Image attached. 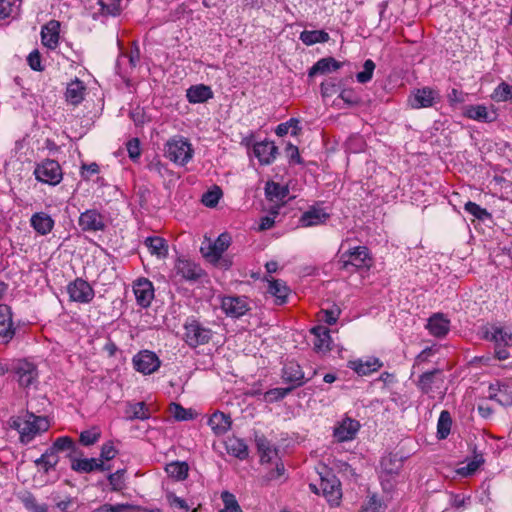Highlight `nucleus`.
<instances>
[{"label": "nucleus", "instance_id": "obj_63", "mask_svg": "<svg viewBox=\"0 0 512 512\" xmlns=\"http://www.w3.org/2000/svg\"><path fill=\"white\" fill-rule=\"evenodd\" d=\"M130 117L136 125H143L145 122L150 120V116L147 115L143 108L136 107L130 112Z\"/></svg>", "mask_w": 512, "mask_h": 512}, {"label": "nucleus", "instance_id": "obj_2", "mask_svg": "<svg viewBox=\"0 0 512 512\" xmlns=\"http://www.w3.org/2000/svg\"><path fill=\"white\" fill-rule=\"evenodd\" d=\"M483 339L494 343V358L505 361L510 357L508 348L512 347V326L500 324L486 325L482 328Z\"/></svg>", "mask_w": 512, "mask_h": 512}, {"label": "nucleus", "instance_id": "obj_12", "mask_svg": "<svg viewBox=\"0 0 512 512\" xmlns=\"http://www.w3.org/2000/svg\"><path fill=\"white\" fill-rule=\"evenodd\" d=\"M231 244V237L227 233H222L214 242L208 241L203 243L201 252L203 256L211 262H217L222 254L228 249Z\"/></svg>", "mask_w": 512, "mask_h": 512}, {"label": "nucleus", "instance_id": "obj_25", "mask_svg": "<svg viewBox=\"0 0 512 512\" xmlns=\"http://www.w3.org/2000/svg\"><path fill=\"white\" fill-rule=\"evenodd\" d=\"M54 224L52 217L45 212H36L30 218L31 227L42 236L49 234Z\"/></svg>", "mask_w": 512, "mask_h": 512}, {"label": "nucleus", "instance_id": "obj_23", "mask_svg": "<svg viewBox=\"0 0 512 512\" xmlns=\"http://www.w3.org/2000/svg\"><path fill=\"white\" fill-rule=\"evenodd\" d=\"M328 218L329 214L324 209L311 207L301 215L299 224L302 227L317 226L325 223Z\"/></svg>", "mask_w": 512, "mask_h": 512}, {"label": "nucleus", "instance_id": "obj_9", "mask_svg": "<svg viewBox=\"0 0 512 512\" xmlns=\"http://www.w3.org/2000/svg\"><path fill=\"white\" fill-rule=\"evenodd\" d=\"M462 115L481 123L494 122L498 116L493 105L484 104L465 105L462 108Z\"/></svg>", "mask_w": 512, "mask_h": 512}, {"label": "nucleus", "instance_id": "obj_50", "mask_svg": "<svg viewBox=\"0 0 512 512\" xmlns=\"http://www.w3.org/2000/svg\"><path fill=\"white\" fill-rule=\"evenodd\" d=\"M121 0H98L103 14L116 16L120 14Z\"/></svg>", "mask_w": 512, "mask_h": 512}, {"label": "nucleus", "instance_id": "obj_57", "mask_svg": "<svg viewBox=\"0 0 512 512\" xmlns=\"http://www.w3.org/2000/svg\"><path fill=\"white\" fill-rule=\"evenodd\" d=\"M436 98H409L407 105L412 109L432 107Z\"/></svg>", "mask_w": 512, "mask_h": 512}, {"label": "nucleus", "instance_id": "obj_6", "mask_svg": "<svg viewBox=\"0 0 512 512\" xmlns=\"http://www.w3.org/2000/svg\"><path fill=\"white\" fill-rule=\"evenodd\" d=\"M340 261L344 269H349V267L369 269L372 265V258L368 248L365 246L350 248L341 255Z\"/></svg>", "mask_w": 512, "mask_h": 512}, {"label": "nucleus", "instance_id": "obj_22", "mask_svg": "<svg viewBox=\"0 0 512 512\" xmlns=\"http://www.w3.org/2000/svg\"><path fill=\"white\" fill-rule=\"evenodd\" d=\"M207 424L216 436H221L230 430L232 420L229 415L220 411H215L209 417Z\"/></svg>", "mask_w": 512, "mask_h": 512}, {"label": "nucleus", "instance_id": "obj_33", "mask_svg": "<svg viewBox=\"0 0 512 512\" xmlns=\"http://www.w3.org/2000/svg\"><path fill=\"white\" fill-rule=\"evenodd\" d=\"M300 40L307 46L317 43H325L330 39L329 34L324 30H304L300 33Z\"/></svg>", "mask_w": 512, "mask_h": 512}, {"label": "nucleus", "instance_id": "obj_46", "mask_svg": "<svg viewBox=\"0 0 512 512\" xmlns=\"http://www.w3.org/2000/svg\"><path fill=\"white\" fill-rule=\"evenodd\" d=\"M375 67L373 60L367 59L363 64V70L356 74L357 81L361 84L369 82L372 79Z\"/></svg>", "mask_w": 512, "mask_h": 512}, {"label": "nucleus", "instance_id": "obj_35", "mask_svg": "<svg viewBox=\"0 0 512 512\" xmlns=\"http://www.w3.org/2000/svg\"><path fill=\"white\" fill-rule=\"evenodd\" d=\"M59 462L58 455H52L47 450L34 461L36 467L39 472L48 473L51 470H54Z\"/></svg>", "mask_w": 512, "mask_h": 512}, {"label": "nucleus", "instance_id": "obj_59", "mask_svg": "<svg viewBox=\"0 0 512 512\" xmlns=\"http://www.w3.org/2000/svg\"><path fill=\"white\" fill-rule=\"evenodd\" d=\"M130 506L126 504H103L91 512H129Z\"/></svg>", "mask_w": 512, "mask_h": 512}, {"label": "nucleus", "instance_id": "obj_7", "mask_svg": "<svg viewBox=\"0 0 512 512\" xmlns=\"http://www.w3.org/2000/svg\"><path fill=\"white\" fill-rule=\"evenodd\" d=\"M13 372L20 387L27 389L37 386L39 375L35 364L18 360L13 365Z\"/></svg>", "mask_w": 512, "mask_h": 512}, {"label": "nucleus", "instance_id": "obj_36", "mask_svg": "<svg viewBox=\"0 0 512 512\" xmlns=\"http://www.w3.org/2000/svg\"><path fill=\"white\" fill-rule=\"evenodd\" d=\"M268 292L276 298L278 304H283L289 295L288 286L280 280H272L269 282Z\"/></svg>", "mask_w": 512, "mask_h": 512}, {"label": "nucleus", "instance_id": "obj_24", "mask_svg": "<svg viewBox=\"0 0 512 512\" xmlns=\"http://www.w3.org/2000/svg\"><path fill=\"white\" fill-rule=\"evenodd\" d=\"M175 268L178 274L189 281H196L203 275L201 267L187 259H179Z\"/></svg>", "mask_w": 512, "mask_h": 512}, {"label": "nucleus", "instance_id": "obj_28", "mask_svg": "<svg viewBox=\"0 0 512 512\" xmlns=\"http://www.w3.org/2000/svg\"><path fill=\"white\" fill-rule=\"evenodd\" d=\"M342 63L337 61L333 57H325L318 60L308 71L309 77H314L316 75H323L330 73L332 71H336L341 68Z\"/></svg>", "mask_w": 512, "mask_h": 512}, {"label": "nucleus", "instance_id": "obj_42", "mask_svg": "<svg viewBox=\"0 0 512 512\" xmlns=\"http://www.w3.org/2000/svg\"><path fill=\"white\" fill-rule=\"evenodd\" d=\"M489 398L501 405L508 406L512 404V393H509L506 389H495L493 385L489 387Z\"/></svg>", "mask_w": 512, "mask_h": 512}, {"label": "nucleus", "instance_id": "obj_62", "mask_svg": "<svg viewBox=\"0 0 512 512\" xmlns=\"http://www.w3.org/2000/svg\"><path fill=\"white\" fill-rule=\"evenodd\" d=\"M400 462L392 463L391 458H383L381 461V469L383 473L387 475L397 474L400 469Z\"/></svg>", "mask_w": 512, "mask_h": 512}, {"label": "nucleus", "instance_id": "obj_32", "mask_svg": "<svg viewBox=\"0 0 512 512\" xmlns=\"http://www.w3.org/2000/svg\"><path fill=\"white\" fill-rule=\"evenodd\" d=\"M165 471L175 481H183L188 477L189 466L184 461H172L166 464Z\"/></svg>", "mask_w": 512, "mask_h": 512}, {"label": "nucleus", "instance_id": "obj_18", "mask_svg": "<svg viewBox=\"0 0 512 512\" xmlns=\"http://www.w3.org/2000/svg\"><path fill=\"white\" fill-rule=\"evenodd\" d=\"M221 307L226 315L234 318L243 316L248 311L245 297L227 296L222 299Z\"/></svg>", "mask_w": 512, "mask_h": 512}, {"label": "nucleus", "instance_id": "obj_38", "mask_svg": "<svg viewBox=\"0 0 512 512\" xmlns=\"http://www.w3.org/2000/svg\"><path fill=\"white\" fill-rule=\"evenodd\" d=\"M127 419L145 420L150 417L149 409L144 402L130 404L126 410Z\"/></svg>", "mask_w": 512, "mask_h": 512}, {"label": "nucleus", "instance_id": "obj_61", "mask_svg": "<svg viewBox=\"0 0 512 512\" xmlns=\"http://www.w3.org/2000/svg\"><path fill=\"white\" fill-rule=\"evenodd\" d=\"M435 353V350L432 347H427L424 350H422L415 358L413 368H420L422 364L429 361L430 357L433 356Z\"/></svg>", "mask_w": 512, "mask_h": 512}, {"label": "nucleus", "instance_id": "obj_58", "mask_svg": "<svg viewBox=\"0 0 512 512\" xmlns=\"http://www.w3.org/2000/svg\"><path fill=\"white\" fill-rule=\"evenodd\" d=\"M186 96H213V92L209 86L199 84L191 86L186 91Z\"/></svg>", "mask_w": 512, "mask_h": 512}, {"label": "nucleus", "instance_id": "obj_52", "mask_svg": "<svg viewBox=\"0 0 512 512\" xmlns=\"http://www.w3.org/2000/svg\"><path fill=\"white\" fill-rule=\"evenodd\" d=\"M382 510V502L373 494L368 497L367 502L362 505L358 512H382Z\"/></svg>", "mask_w": 512, "mask_h": 512}, {"label": "nucleus", "instance_id": "obj_31", "mask_svg": "<svg viewBox=\"0 0 512 512\" xmlns=\"http://www.w3.org/2000/svg\"><path fill=\"white\" fill-rule=\"evenodd\" d=\"M52 455H58L59 452L69 451L72 455L76 453L77 447L74 440L69 436H61L54 440L53 444L47 449Z\"/></svg>", "mask_w": 512, "mask_h": 512}, {"label": "nucleus", "instance_id": "obj_15", "mask_svg": "<svg viewBox=\"0 0 512 512\" xmlns=\"http://www.w3.org/2000/svg\"><path fill=\"white\" fill-rule=\"evenodd\" d=\"M78 224L85 232L101 231L105 227L103 216L95 209L81 213Z\"/></svg>", "mask_w": 512, "mask_h": 512}, {"label": "nucleus", "instance_id": "obj_60", "mask_svg": "<svg viewBox=\"0 0 512 512\" xmlns=\"http://www.w3.org/2000/svg\"><path fill=\"white\" fill-rule=\"evenodd\" d=\"M117 450L112 442H107L102 445L100 459L101 461H109L116 457Z\"/></svg>", "mask_w": 512, "mask_h": 512}, {"label": "nucleus", "instance_id": "obj_30", "mask_svg": "<svg viewBox=\"0 0 512 512\" xmlns=\"http://www.w3.org/2000/svg\"><path fill=\"white\" fill-rule=\"evenodd\" d=\"M256 446L262 463H269L277 454V450L271 442L264 436H256Z\"/></svg>", "mask_w": 512, "mask_h": 512}, {"label": "nucleus", "instance_id": "obj_40", "mask_svg": "<svg viewBox=\"0 0 512 512\" xmlns=\"http://www.w3.org/2000/svg\"><path fill=\"white\" fill-rule=\"evenodd\" d=\"M452 419L450 413L446 410L440 413L437 423V437L439 439H445L451 430Z\"/></svg>", "mask_w": 512, "mask_h": 512}, {"label": "nucleus", "instance_id": "obj_29", "mask_svg": "<svg viewBox=\"0 0 512 512\" xmlns=\"http://www.w3.org/2000/svg\"><path fill=\"white\" fill-rule=\"evenodd\" d=\"M349 367L358 375H369L382 367L381 361L376 357H371L366 361L355 360L349 363Z\"/></svg>", "mask_w": 512, "mask_h": 512}, {"label": "nucleus", "instance_id": "obj_8", "mask_svg": "<svg viewBox=\"0 0 512 512\" xmlns=\"http://www.w3.org/2000/svg\"><path fill=\"white\" fill-rule=\"evenodd\" d=\"M134 369L144 375H150L156 372L161 366V360L155 352L150 350H141L132 358Z\"/></svg>", "mask_w": 512, "mask_h": 512}, {"label": "nucleus", "instance_id": "obj_19", "mask_svg": "<svg viewBox=\"0 0 512 512\" xmlns=\"http://www.w3.org/2000/svg\"><path fill=\"white\" fill-rule=\"evenodd\" d=\"M426 329L432 336L442 338L450 330V320L442 313H435L428 319Z\"/></svg>", "mask_w": 512, "mask_h": 512}, {"label": "nucleus", "instance_id": "obj_37", "mask_svg": "<svg viewBox=\"0 0 512 512\" xmlns=\"http://www.w3.org/2000/svg\"><path fill=\"white\" fill-rule=\"evenodd\" d=\"M145 245L148 247L151 254L159 258L167 255V246L165 240L161 237H148L145 240Z\"/></svg>", "mask_w": 512, "mask_h": 512}, {"label": "nucleus", "instance_id": "obj_1", "mask_svg": "<svg viewBox=\"0 0 512 512\" xmlns=\"http://www.w3.org/2000/svg\"><path fill=\"white\" fill-rule=\"evenodd\" d=\"M11 428L19 433V440L26 445L38 435L49 429V421L44 416L35 415L33 412L25 411L10 419Z\"/></svg>", "mask_w": 512, "mask_h": 512}, {"label": "nucleus", "instance_id": "obj_49", "mask_svg": "<svg viewBox=\"0 0 512 512\" xmlns=\"http://www.w3.org/2000/svg\"><path fill=\"white\" fill-rule=\"evenodd\" d=\"M291 388H273L265 392L264 400L269 403H273L285 398L290 392Z\"/></svg>", "mask_w": 512, "mask_h": 512}, {"label": "nucleus", "instance_id": "obj_48", "mask_svg": "<svg viewBox=\"0 0 512 512\" xmlns=\"http://www.w3.org/2000/svg\"><path fill=\"white\" fill-rule=\"evenodd\" d=\"M464 209L467 213L473 215L475 218L479 220H485L491 217V214L484 208L480 207L478 204L468 201Z\"/></svg>", "mask_w": 512, "mask_h": 512}, {"label": "nucleus", "instance_id": "obj_41", "mask_svg": "<svg viewBox=\"0 0 512 512\" xmlns=\"http://www.w3.org/2000/svg\"><path fill=\"white\" fill-rule=\"evenodd\" d=\"M24 507L30 512H47L48 506L45 503H38L33 494L26 492L21 497Z\"/></svg>", "mask_w": 512, "mask_h": 512}, {"label": "nucleus", "instance_id": "obj_51", "mask_svg": "<svg viewBox=\"0 0 512 512\" xmlns=\"http://www.w3.org/2000/svg\"><path fill=\"white\" fill-rule=\"evenodd\" d=\"M170 412L172 416L178 421L189 420L193 417L191 410H187L177 403H172L170 405Z\"/></svg>", "mask_w": 512, "mask_h": 512}, {"label": "nucleus", "instance_id": "obj_54", "mask_svg": "<svg viewBox=\"0 0 512 512\" xmlns=\"http://www.w3.org/2000/svg\"><path fill=\"white\" fill-rule=\"evenodd\" d=\"M484 463V459L482 455H475L473 460H471L465 467H462L459 472L468 476L473 474L482 464Z\"/></svg>", "mask_w": 512, "mask_h": 512}, {"label": "nucleus", "instance_id": "obj_20", "mask_svg": "<svg viewBox=\"0 0 512 512\" xmlns=\"http://www.w3.org/2000/svg\"><path fill=\"white\" fill-rule=\"evenodd\" d=\"M282 378L285 383H289L291 390L302 386L305 383L304 372L299 364L289 362L284 365Z\"/></svg>", "mask_w": 512, "mask_h": 512}, {"label": "nucleus", "instance_id": "obj_53", "mask_svg": "<svg viewBox=\"0 0 512 512\" xmlns=\"http://www.w3.org/2000/svg\"><path fill=\"white\" fill-rule=\"evenodd\" d=\"M221 196L222 192L219 188H216L215 190H209L203 194L202 203L206 207H215L218 204Z\"/></svg>", "mask_w": 512, "mask_h": 512}, {"label": "nucleus", "instance_id": "obj_34", "mask_svg": "<svg viewBox=\"0 0 512 512\" xmlns=\"http://www.w3.org/2000/svg\"><path fill=\"white\" fill-rule=\"evenodd\" d=\"M226 449L229 454L240 460L248 457V447L246 443L239 438H230L226 441Z\"/></svg>", "mask_w": 512, "mask_h": 512}, {"label": "nucleus", "instance_id": "obj_4", "mask_svg": "<svg viewBox=\"0 0 512 512\" xmlns=\"http://www.w3.org/2000/svg\"><path fill=\"white\" fill-rule=\"evenodd\" d=\"M183 328V340L191 348L207 344L212 337V331L194 318H188Z\"/></svg>", "mask_w": 512, "mask_h": 512}, {"label": "nucleus", "instance_id": "obj_13", "mask_svg": "<svg viewBox=\"0 0 512 512\" xmlns=\"http://www.w3.org/2000/svg\"><path fill=\"white\" fill-rule=\"evenodd\" d=\"M360 429V423L350 417L343 418L334 428L333 436L338 442L351 441Z\"/></svg>", "mask_w": 512, "mask_h": 512}, {"label": "nucleus", "instance_id": "obj_43", "mask_svg": "<svg viewBox=\"0 0 512 512\" xmlns=\"http://www.w3.org/2000/svg\"><path fill=\"white\" fill-rule=\"evenodd\" d=\"M101 437V431L97 427H92L91 429L84 430L80 433L79 442L83 446H91L98 442Z\"/></svg>", "mask_w": 512, "mask_h": 512}, {"label": "nucleus", "instance_id": "obj_26", "mask_svg": "<svg viewBox=\"0 0 512 512\" xmlns=\"http://www.w3.org/2000/svg\"><path fill=\"white\" fill-rule=\"evenodd\" d=\"M442 371L440 369H433L431 371L423 372L417 381V387L424 393V394H430L433 392V388L435 387L436 383L439 381L440 383L443 382V379L441 378Z\"/></svg>", "mask_w": 512, "mask_h": 512}, {"label": "nucleus", "instance_id": "obj_27", "mask_svg": "<svg viewBox=\"0 0 512 512\" xmlns=\"http://www.w3.org/2000/svg\"><path fill=\"white\" fill-rule=\"evenodd\" d=\"M315 339L313 346L315 351L320 353H326L331 349V336L330 331L324 326H316L311 330Z\"/></svg>", "mask_w": 512, "mask_h": 512}, {"label": "nucleus", "instance_id": "obj_44", "mask_svg": "<svg viewBox=\"0 0 512 512\" xmlns=\"http://www.w3.org/2000/svg\"><path fill=\"white\" fill-rule=\"evenodd\" d=\"M221 499L224 503V509L221 510L220 512H242V509L238 504L235 496L230 492H222Z\"/></svg>", "mask_w": 512, "mask_h": 512}, {"label": "nucleus", "instance_id": "obj_14", "mask_svg": "<svg viewBox=\"0 0 512 512\" xmlns=\"http://www.w3.org/2000/svg\"><path fill=\"white\" fill-rule=\"evenodd\" d=\"M71 460V469L78 473H91L93 471H105L110 467L106 466L103 461L96 458H76L73 455H68Z\"/></svg>", "mask_w": 512, "mask_h": 512}, {"label": "nucleus", "instance_id": "obj_11", "mask_svg": "<svg viewBox=\"0 0 512 512\" xmlns=\"http://www.w3.org/2000/svg\"><path fill=\"white\" fill-rule=\"evenodd\" d=\"M340 486V481L331 472H327L325 476H321L319 489H321L323 496L333 506H337L340 503L342 497Z\"/></svg>", "mask_w": 512, "mask_h": 512}, {"label": "nucleus", "instance_id": "obj_55", "mask_svg": "<svg viewBox=\"0 0 512 512\" xmlns=\"http://www.w3.org/2000/svg\"><path fill=\"white\" fill-rule=\"evenodd\" d=\"M124 473V470H117L115 473L109 474L108 481L112 490L119 491L124 487Z\"/></svg>", "mask_w": 512, "mask_h": 512}, {"label": "nucleus", "instance_id": "obj_39", "mask_svg": "<svg viewBox=\"0 0 512 512\" xmlns=\"http://www.w3.org/2000/svg\"><path fill=\"white\" fill-rule=\"evenodd\" d=\"M265 194L270 200H283L287 196L288 190L279 183L269 181L265 185Z\"/></svg>", "mask_w": 512, "mask_h": 512}, {"label": "nucleus", "instance_id": "obj_3", "mask_svg": "<svg viewBox=\"0 0 512 512\" xmlns=\"http://www.w3.org/2000/svg\"><path fill=\"white\" fill-rule=\"evenodd\" d=\"M193 154L192 145L183 137H174L166 143L165 156L179 166H185L193 158Z\"/></svg>", "mask_w": 512, "mask_h": 512}, {"label": "nucleus", "instance_id": "obj_5", "mask_svg": "<svg viewBox=\"0 0 512 512\" xmlns=\"http://www.w3.org/2000/svg\"><path fill=\"white\" fill-rule=\"evenodd\" d=\"M35 178L45 184L56 186L63 179V172L60 164L53 159H46L37 164L34 169Z\"/></svg>", "mask_w": 512, "mask_h": 512}, {"label": "nucleus", "instance_id": "obj_56", "mask_svg": "<svg viewBox=\"0 0 512 512\" xmlns=\"http://www.w3.org/2000/svg\"><path fill=\"white\" fill-rule=\"evenodd\" d=\"M15 335V328L12 323L0 324V342L9 343Z\"/></svg>", "mask_w": 512, "mask_h": 512}, {"label": "nucleus", "instance_id": "obj_45", "mask_svg": "<svg viewBox=\"0 0 512 512\" xmlns=\"http://www.w3.org/2000/svg\"><path fill=\"white\" fill-rule=\"evenodd\" d=\"M322 96H343L344 90L341 87V83L335 80H328L321 84Z\"/></svg>", "mask_w": 512, "mask_h": 512}, {"label": "nucleus", "instance_id": "obj_16", "mask_svg": "<svg viewBox=\"0 0 512 512\" xmlns=\"http://www.w3.org/2000/svg\"><path fill=\"white\" fill-rule=\"evenodd\" d=\"M253 154L261 165H269L276 159L278 148L274 142L264 140L254 144Z\"/></svg>", "mask_w": 512, "mask_h": 512}, {"label": "nucleus", "instance_id": "obj_64", "mask_svg": "<svg viewBox=\"0 0 512 512\" xmlns=\"http://www.w3.org/2000/svg\"><path fill=\"white\" fill-rule=\"evenodd\" d=\"M166 499L168 501V503L170 504V506L172 507H177L181 510H185V511H188L190 509V507L188 506V504L186 503V501L180 497H178L177 495H175L173 492H168L166 494Z\"/></svg>", "mask_w": 512, "mask_h": 512}, {"label": "nucleus", "instance_id": "obj_21", "mask_svg": "<svg viewBox=\"0 0 512 512\" xmlns=\"http://www.w3.org/2000/svg\"><path fill=\"white\" fill-rule=\"evenodd\" d=\"M60 23L56 20H51L42 27L41 41L42 44L53 50L58 46L59 42Z\"/></svg>", "mask_w": 512, "mask_h": 512}, {"label": "nucleus", "instance_id": "obj_47", "mask_svg": "<svg viewBox=\"0 0 512 512\" xmlns=\"http://www.w3.org/2000/svg\"><path fill=\"white\" fill-rule=\"evenodd\" d=\"M86 90L84 82L76 77L67 84L65 96H83Z\"/></svg>", "mask_w": 512, "mask_h": 512}, {"label": "nucleus", "instance_id": "obj_10", "mask_svg": "<svg viewBox=\"0 0 512 512\" xmlns=\"http://www.w3.org/2000/svg\"><path fill=\"white\" fill-rule=\"evenodd\" d=\"M67 292L71 301L82 304L90 303L95 296L92 286L82 278H76L69 283Z\"/></svg>", "mask_w": 512, "mask_h": 512}, {"label": "nucleus", "instance_id": "obj_17", "mask_svg": "<svg viewBox=\"0 0 512 512\" xmlns=\"http://www.w3.org/2000/svg\"><path fill=\"white\" fill-rule=\"evenodd\" d=\"M133 291L137 304L143 308L150 306L154 298V288L152 282L148 279H138L133 286Z\"/></svg>", "mask_w": 512, "mask_h": 512}]
</instances>
